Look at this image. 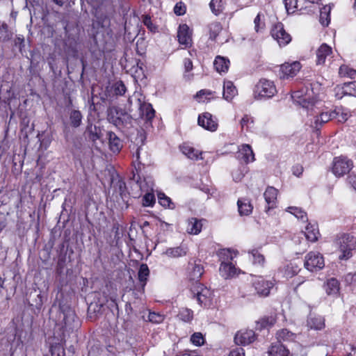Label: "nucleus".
Returning a JSON list of instances; mask_svg holds the SVG:
<instances>
[{
  "instance_id": "nucleus-46",
  "label": "nucleus",
  "mask_w": 356,
  "mask_h": 356,
  "mask_svg": "<svg viewBox=\"0 0 356 356\" xmlns=\"http://www.w3.org/2000/svg\"><path fill=\"white\" fill-rule=\"evenodd\" d=\"M249 254H250L252 257V262L254 264H258L260 266H263L265 262V258L263 254H261L258 250L253 249L249 251Z\"/></svg>"
},
{
  "instance_id": "nucleus-24",
  "label": "nucleus",
  "mask_w": 356,
  "mask_h": 356,
  "mask_svg": "<svg viewBox=\"0 0 356 356\" xmlns=\"http://www.w3.org/2000/svg\"><path fill=\"white\" fill-rule=\"evenodd\" d=\"M219 271L222 277L227 279L236 273V268L230 261L226 262L225 261H222Z\"/></svg>"
},
{
  "instance_id": "nucleus-27",
  "label": "nucleus",
  "mask_w": 356,
  "mask_h": 356,
  "mask_svg": "<svg viewBox=\"0 0 356 356\" xmlns=\"http://www.w3.org/2000/svg\"><path fill=\"white\" fill-rule=\"evenodd\" d=\"M340 89L341 90V95H336L338 99H341L343 95L356 97V81L345 83Z\"/></svg>"
},
{
  "instance_id": "nucleus-28",
  "label": "nucleus",
  "mask_w": 356,
  "mask_h": 356,
  "mask_svg": "<svg viewBox=\"0 0 356 356\" xmlns=\"http://www.w3.org/2000/svg\"><path fill=\"white\" fill-rule=\"evenodd\" d=\"M237 94V89L232 81L224 82L223 85V97L227 101H231Z\"/></svg>"
},
{
  "instance_id": "nucleus-16",
  "label": "nucleus",
  "mask_w": 356,
  "mask_h": 356,
  "mask_svg": "<svg viewBox=\"0 0 356 356\" xmlns=\"http://www.w3.org/2000/svg\"><path fill=\"white\" fill-rule=\"evenodd\" d=\"M316 64L324 65L327 58L332 57V47L326 43L322 44L316 50Z\"/></svg>"
},
{
  "instance_id": "nucleus-1",
  "label": "nucleus",
  "mask_w": 356,
  "mask_h": 356,
  "mask_svg": "<svg viewBox=\"0 0 356 356\" xmlns=\"http://www.w3.org/2000/svg\"><path fill=\"white\" fill-rule=\"evenodd\" d=\"M337 244L341 252L339 259H348L352 257V251L356 249V238L349 234H343L338 238Z\"/></svg>"
},
{
  "instance_id": "nucleus-5",
  "label": "nucleus",
  "mask_w": 356,
  "mask_h": 356,
  "mask_svg": "<svg viewBox=\"0 0 356 356\" xmlns=\"http://www.w3.org/2000/svg\"><path fill=\"white\" fill-rule=\"evenodd\" d=\"M192 292L201 307H207L212 304L213 292L200 283L197 284L196 289H193Z\"/></svg>"
},
{
  "instance_id": "nucleus-49",
  "label": "nucleus",
  "mask_w": 356,
  "mask_h": 356,
  "mask_svg": "<svg viewBox=\"0 0 356 356\" xmlns=\"http://www.w3.org/2000/svg\"><path fill=\"white\" fill-rule=\"evenodd\" d=\"M113 88L114 93L116 95H123L127 90L125 85L121 81H117L114 83Z\"/></svg>"
},
{
  "instance_id": "nucleus-32",
  "label": "nucleus",
  "mask_w": 356,
  "mask_h": 356,
  "mask_svg": "<svg viewBox=\"0 0 356 356\" xmlns=\"http://www.w3.org/2000/svg\"><path fill=\"white\" fill-rule=\"evenodd\" d=\"M189 266H191V269L189 272L190 279L193 280H198L204 273L203 266L200 264L196 263H189Z\"/></svg>"
},
{
  "instance_id": "nucleus-7",
  "label": "nucleus",
  "mask_w": 356,
  "mask_h": 356,
  "mask_svg": "<svg viewBox=\"0 0 356 356\" xmlns=\"http://www.w3.org/2000/svg\"><path fill=\"white\" fill-rule=\"evenodd\" d=\"M270 34L280 47L285 46L291 41V36L285 31L281 22H277L272 26Z\"/></svg>"
},
{
  "instance_id": "nucleus-21",
  "label": "nucleus",
  "mask_w": 356,
  "mask_h": 356,
  "mask_svg": "<svg viewBox=\"0 0 356 356\" xmlns=\"http://www.w3.org/2000/svg\"><path fill=\"white\" fill-rule=\"evenodd\" d=\"M268 356H290L289 350L280 343H273L268 350Z\"/></svg>"
},
{
  "instance_id": "nucleus-39",
  "label": "nucleus",
  "mask_w": 356,
  "mask_h": 356,
  "mask_svg": "<svg viewBox=\"0 0 356 356\" xmlns=\"http://www.w3.org/2000/svg\"><path fill=\"white\" fill-rule=\"evenodd\" d=\"M86 131L88 133L89 139L93 142H95L102 136L100 128L92 124L87 127Z\"/></svg>"
},
{
  "instance_id": "nucleus-26",
  "label": "nucleus",
  "mask_w": 356,
  "mask_h": 356,
  "mask_svg": "<svg viewBox=\"0 0 356 356\" xmlns=\"http://www.w3.org/2000/svg\"><path fill=\"white\" fill-rule=\"evenodd\" d=\"M340 284L336 278H330L327 280L324 285V289L328 296H337L340 289Z\"/></svg>"
},
{
  "instance_id": "nucleus-37",
  "label": "nucleus",
  "mask_w": 356,
  "mask_h": 356,
  "mask_svg": "<svg viewBox=\"0 0 356 356\" xmlns=\"http://www.w3.org/2000/svg\"><path fill=\"white\" fill-rule=\"evenodd\" d=\"M276 337L278 340L277 343H280L281 341H293L294 339V334L286 329H282L277 332Z\"/></svg>"
},
{
  "instance_id": "nucleus-40",
  "label": "nucleus",
  "mask_w": 356,
  "mask_h": 356,
  "mask_svg": "<svg viewBox=\"0 0 356 356\" xmlns=\"http://www.w3.org/2000/svg\"><path fill=\"white\" fill-rule=\"evenodd\" d=\"M286 211L303 222H307L308 220L306 212L304 211L301 208L289 207L287 208Z\"/></svg>"
},
{
  "instance_id": "nucleus-23",
  "label": "nucleus",
  "mask_w": 356,
  "mask_h": 356,
  "mask_svg": "<svg viewBox=\"0 0 356 356\" xmlns=\"http://www.w3.org/2000/svg\"><path fill=\"white\" fill-rule=\"evenodd\" d=\"M187 252V248L185 245H181L175 248H168L163 254L170 258H178L185 256Z\"/></svg>"
},
{
  "instance_id": "nucleus-50",
  "label": "nucleus",
  "mask_w": 356,
  "mask_h": 356,
  "mask_svg": "<svg viewBox=\"0 0 356 356\" xmlns=\"http://www.w3.org/2000/svg\"><path fill=\"white\" fill-rule=\"evenodd\" d=\"M284 3L288 13H293L298 8V0H284Z\"/></svg>"
},
{
  "instance_id": "nucleus-44",
  "label": "nucleus",
  "mask_w": 356,
  "mask_h": 356,
  "mask_svg": "<svg viewBox=\"0 0 356 356\" xmlns=\"http://www.w3.org/2000/svg\"><path fill=\"white\" fill-rule=\"evenodd\" d=\"M300 268L295 263H290L284 268V275L287 277H291L298 273Z\"/></svg>"
},
{
  "instance_id": "nucleus-58",
  "label": "nucleus",
  "mask_w": 356,
  "mask_h": 356,
  "mask_svg": "<svg viewBox=\"0 0 356 356\" xmlns=\"http://www.w3.org/2000/svg\"><path fill=\"white\" fill-rule=\"evenodd\" d=\"M345 281L348 284L356 282V274L353 273H348L345 276Z\"/></svg>"
},
{
  "instance_id": "nucleus-9",
  "label": "nucleus",
  "mask_w": 356,
  "mask_h": 356,
  "mask_svg": "<svg viewBox=\"0 0 356 356\" xmlns=\"http://www.w3.org/2000/svg\"><path fill=\"white\" fill-rule=\"evenodd\" d=\"M291 97L298 104L305 108L310 115L318 114V111H316V102L314 99L308 98L307 96L302 97L300 92L296 91L293 92Z\"/></svg>"
},
{
  "instance_id": "nucleus-54",
  "label": "nucleus",
  "mask_w": 356,
  "mask_h": 356,
  "mask_svg": "<svg viewBox=\"0 0 356 356\" xmlns=\"http://www.w3.org/2000/svg\"><path fill=\"white\" fill-rule=\"evenodd\" d=\"M112 183L114 187L118 188V191L121 195L125 192L126 184L123 180L118 179L115 182L114 180H113Z\"/></svg>"
},
{
  "instance_id": "nucleus-3",
  "label": "nucleus",
  "mask_w": 356,
  "mask_h": 356,
  "mask_svg": "<svg viewBox=\"0 0 356 356\" xmlns=\"http://www.w3.org/2000/svg\"><path fill=\"white\" fill-rule=\"evenodd\" d=\"M108 118L111 123L118 127H127L131 125V116L122 109L110 108Z\"/></svg>"
},
{
  "instance_id": "nucleus-36",
  "label": "nucleus",
  "mask_w": 356,
  "mask_h": 356,
  "mask_svg": "<svg viewBox=\"0 0 356 356\" xmlns=\"http://www.w3.org/2000/svg\"><path fill=\"white\" fill-rule=\"evenodd\" d=\"M209 38L212 40H216V37L222 30V24L218 22H211L209 26Z\"/></svg>"
},
{
  "instance_id": "nucleus-25",
  "label": "nucleus",
  "mask_w": 356,
  "mask_h": 356,
  "mask_svg": "<svg viewBox=\"0 0 356 356\" xmlns=\"http://www.w3.org/2000/svg\"><path fill=\"white\" fill-rule=\"evenodd\" d=\"M307 326L316 330H321L325 327V319L321 316L310 315L307 318Z\"/></svg>"
},
{
  "instance_id": "nucleus-55",
  "label": "nucleus",
  "mask_w": 356,
  "mask_h": 356,
  "mask_svg": "<svg viewBox=\"0 0 356 356\" xmlns=\"http://www.w3.org/2000/svg\"><path fill=\"white\" fill-rule=\"evenodd\" d=\"M174 13L179 16L183 15L186 13V6L182 2L177 3L174 7Z\"/></svg>"
},
{
  "instance_id": "nucleus-61",
  "label": "nucleus",
  "mask_w": 356,
  "mask_h": 356,
  "mask_svg": "<svg viewBox=\"0 0 356 356\" xmlns=\"http://www.w3.org/2000/svg\"><path fill=\"white\" fill-rule=\"evenodd\" d=\"M348 183L356 191V175L351 174L348 177Z\"/></svg>"
},
{
  "instance_id": "nucleus-30",
  "label": "nucleus",
  "mask_w": 356,
  "mask_h": 356,
  "mask_svg": "<svg viewBox=\"0 0 356 356\" xmlns=\"http://www.w3.org/2000/svg\"><path fill=\"white\" fill-rule=\"evenodd\" d=\"M214 67L217 72H226L228 70L229 60L224 57L218 56L213 63Z\"/></svg>"
},
{
  "instance_id": "nucleus-17",
  "label": "nucleus",
  "mask_w": 356,
  "mask_h": 356,
  "mask_svg": "<svg viewBox=\"0 0 356 356\" xmlns=\"http://www.w3.org/2000/svg\"><path fill=\"white\" fill-rule=\"evenodd\" d=\"M301 65L299 62L296 61L292 63H284L280 67L282 77L289 78L293 77L300 71Z\"/></svg>"
},
{
  "instance_id": "nucleus-47",
  "label": "nucleus",
  "mask_w": 356,
  "mask_h": 356,
  "mask_svg": "<svg viewBox=\"0 0 356 356\" xmlns=\"http://www.w3.org/2000/svg\"><path fill=\"white\" fill-rule=\"evenodd\" d=\"M159 202L161 205L169 209H174L175 204L171 201V199L166 196L163 193H158Z\"/></svg>"
},
{
  "instance_id": "nucleus-64",
  "label": "nucleus",
  "mask_w": 356,
  "mask_h": 356,
  "mask_svg": "<svg viewBox=\"0 0 356 356\" xmlns=\"http://www.w3.org/2000/svg\"><path fill=\"white\" fill-rule=\"evenodd\" d=\"M213 94L211 90H201L196 94L197 98H202V96H210Z\"/></svg>"
},
{
  "instance_id": "nucleus-6",
  "label": "nucleus",
  "mask_w": 356,
  "mask_h": 356,
  "mask_svg": "<svg viewBox=\"0 0 356 356\" xmlns=\"http://www.w3.org/2000/svg\"><path fill=\"white\" fill-rule=\"evenodd\" d=\"M60 318H62L63 327L71 330L79 325V321L74 311L70 307H60Z\"/></svg>"
},
{
  "instance_id": "nucleus-52",
  "label": "nucleus",
  "mask_w": 356,
  "mask_h": 356,
  "mask_svg": "<svg viewBox=\"0 0 356 356\" xmlns=\"http://www.w3.org/2000/svg\"><path fill=\"white\" fill-rule=\"evenodd\" d=\"M164 320V316L156 312H149L148 321L153 323H161Z\"/></svg>"
},
{
  "instance_id": "nucleus-35",
  "label": "nucleus",
  "mask_w": 356,
  "mask_h": 356,
  "mask_svg": "<svg viewBox=\"0 0 356 356\" xmlns=\"http://www.w3.org/2000/svg\"><path fill=\"white\" fill-rule=\"evenodd\" d=\"M305 235L308 241L315 242L318 238L319 232L314 225L308 224L305 229Z\"/></svg>"
},
{
  "instance_id": "nucleus-8",
  "label": "nucleus",
  "mask_w": 356,
  "mask_h": 356,
  "mask_svg": "<svg viewBox=\"0 0 356 356\" xmlns=\"http://www.w3.org/2000/svg\"><path fill=\"white\" fill-rule=\"evenodd\" d=\"M304 266L309 271L321 270L325 266L324 259L319 252H310L305 257Z\"/></svg>"
},
{
  "instance_id": "nucleus-42",
  "label": "nucleus",
  "mask_w": 356,
  "mask_h": 356,
  "mask_svg": "<svg viewBox=\"0 0 356 356\" xmlns=\"http://www.w3.org/2000/svg\"><path fill=\"white\" fill-rule=\"evenodd\" d=\"M339 74L342 77H349L355 79L356 77V70L350 68L347 65H341L339 70Z\"/></svg>"
},
{
  "instance_id": "nucleus-41",
  "label": "nucleus",
  "mask_w": 356,
  "mask_h": 356,
  "mask_svg": "<svg viewBox=\"0 0 356 356\" xmlns=\"http://www.w3.org/2000/svg\"><path fill=\"white\" fill-rule=\"evenodd\" d=\"M209 6L212 13L216 15H218L224 10L222 0H211Z\"/></svg>"
},
{
  "instance_id": "nucleus-11",
  "label": "nucleus",
  "mask_w": 356,
  "mask_h": 356,
  "mask_svg": "<svg viewBox=\"0 0 356 356\" xmlns=\"http://www.w3.org/2000/svg\"><path fill=\"white\" fill-rule=\"evenodd\" d=\"M134 97L136 98L140 113L142 118H145L147 120H151L154 118L155 111L151 104L146 103L142 95L139 92H135Z\"/></svg>"
},
{
  "instance_id": "nucleus-22",
  "label": "nucleus",
  "mask_w": 356,
  "mask_h": 356,
  "mask_svg": "<svg viewBox=\"0 0 356 356\" xmlns=\"http://www.w3.org/2000/svg\"><path fill=\"white\" fill-rule=\"evenodd\" d=\"M277 190L273 187L268 186L264 192V196L266 202L268 204V209L273 208L275 206V202L277 196Z\"/></svg>"
},
{
  "instance_id": "nucleus-34",
  "label": "nucleus",
  "mask_w": 356,
  "mask_h": 356,
  "mask_svg": "<svg viewBox=\"0 0 356 356\" xmlns=\"http://www.w3.org/2000/svg\"><path fill=\"white\" fill-rule=\"evenodd\" d=\"M180 148L182 153L190 159L197 160L199 159V156L201 154V152L198 150L188 145L184 144L180 147Z\"/></svg>"
},
{
  "instance_id": "nucleus-12",
  "label": "nucleus",
  "mask_w": 356,
  "mask_h": 356,
  "mask_svg": "<svg viewBox=\"0 0 356 356\" xmlns=\"http://www.w3.org/2000/svg\"><path fill=\"white\" fill-rule=\"evenodd\" d=\"M252 286L256 293L260 296H267L273 286L271 281L265 280L263 277H255L252 281Z\"/></svg>"
},
{
  "instance_id": "nucleus-15",
  "label": "nucleus",
  "mask_w": 356,
  "mask_h": 356,
  "mask_svg": "<svg viewBox=\"0 0 356 356\" xmlns=\"http://www.w3.org/2000/svg\"><path fill=\"white\" fill-rule=\"evenodd\" d=\"M339 115V112L337 111H332L330 112H323L320 115H317L314 117V128L318 130L323 124L327 122L332 119L337 118Z\"/></svg>"
},
{
  "instance_id": "nucleus-4",
  "label": "nucleus",
  "mask_w": 356,
  "mask_h": 356,
  "mask_svg": "<svg viewBox=\"0 0 356 356\" xmlns=\"http://www.w3.org/2000/svg\"><path fill=\"white\" fill-rule=\"evenodd\" d=\"M353 168V162L346 156H341L334 158L332 161V173L337 177L348 174Z\"/></svg>"
},
{
  "instance_id": "nucleus-57",
  "label": "nucleus",
  "mask_w": 356,
  "mask_h": 356,
  "mask_svg": "<svg viewBox=\"0 0 356 356\" xmlns=\"http://www.w3.org/2000/svg\"><path fill=\"white\" fill-rule=\"evenodd\" d=\"M298 280H300L299 278ZM296 286H294V291L296 293H298V289L302 286V285H304L305 287H306L307 289H309L311 287V284L307 282L305 284H304L305 283V280H297L296 281Z\"/></svg>"
},
{
  "instance_id": "nucleus-53",
  "label": "nucleus",
  "mask_w": 356,
  "mask_h": 356,
  "mask_svg": "<svg viewBox=\"0 0 356 356\" xmlns=\"http://www.w3.org/2000/svg\"><path fill=\"white\" fill-rule=\"evenodd\" d=\"M254 30L257 33L262 32L265 28V23L261 19V14L258 13L254 19Z\"/></svg>"
},
{
  "instance_id": "nucleus-2",
  "label": "nucleus",
  "mask_w": 356,
  "mask_h": 356,
  "mask_svg": "<svg viewBox=\"0 0 356 356\" xmlns=\"http://www.w3.org/2000/svg\"><path fill=\"white\" fill-rule=\"evenodd\" d=\"M277 93L274 83L270 80L262 79L256 84L254 90L255 98H271Z\"/></svg>"
},
{
  "instance_id": "nucleus-51",
  "label": "nucleus",
  "mask_w": 356,
  "mask_h": 356,
  "mask_svg": "<svg viewBox=\"0 0 356 356\" xmlns=\"http://www.w3.org/2000/svg\"><path fill=\"white\" fill-rule=\"evenodd\" d=\"M191 341L193 344L200 346L204 344V339L202 333L195 332L191 337Z\"/></svg>"
},
{
  "instance_id": "nucleus-45",
  "label": "nucleus",
  "mask_w": 356,
  "mask_h": 356,
  "mask_svg": "<svg viewBox=\"0 0 356 356\" xmlns=\"http://www.w3.org/2000/svg\"><path fill=\"white\" fill-rule=\"evenodd\" d=\"M149 275V270L147 264H141L138 270V280L143 284H145L147 277Z\"/></svg>"
},
{
  "instance_id": "nucleus-60",
  "label": "nucleus",
  "mask_w": 356,
  "mask_h": 356,
  "mask_svg": "<svg viewBox=\"0 0 356 356\" xmlns=\"http://www.w3.org/2000/svg\"><path fill=\"white\" fill-rule=\"evenodd\" d=\"M140 147H137L136 152L134 154V160L133 161V163L136 168V164L139 165L141 164V161H140Z\"/></svg>"
},
{
  "instance_id": "nucleus-59",
  "label": "nucleus",
  "mask_w": 356,
  "mask_h": 356,
  "mask_svg": "<svg viewBox=\"0 0 356 356\" xmlns=\"http://www.w3.org/2000/svg\"><path fill=\"white\" fill-rule=\"evenodd\" d=\"M221 254L225 257L224 259H226L227 261V262H229L234 258L233 252L229 249L223 250L222 252H221Z\"/></svg>"
},
{
  "instance_id": "nucleus-48",
  "label": "nucleus",
  "mask_w": 356,
  "mask_h": 356,
  "mask_svg": "<svg viewBox=\"0 0 356 356\" xmlns=\"http://www.w3.org/2000/svg\"><path fill=\"white\" fill-rule=\"evenodd\" d=\"M275 323V319L272 317H265L257 321L258 329H264L272 326Z\"/></svg>"
},
{
  "instance_id": "nucleus-20",
  "label": "nucleus",
  "mask_w": 356,
  "mask_h": 356,
  "mask_svg": "<svg viewBox=\"0 0 356 356\" xmlns=\"http://www.w3.org/2000/svg\"><path fill=\"white\" fill-rule=\"evenodd\" d=\"M178 41L181 44L188 46L191 42L189 27L186 24L180 25L177 32Z\"/></svg>"
},
{
  "instance_id": "nucleus-63",
  "label": "nucleus",
  "mask_w": 356,
  "mask_h": 356,
  "mask_svg": "<svg viewBox=\"0 0 356 356\" xmlns=\"http://www.w3.org/2000/svg\"><path fill=\"white\" fill-rule=\"evenodd\" d=\"M24 39L22 35L17 36L15 39V45L19 46V49L22 50V47H24Z\"/></svg>"
},
{
  "instance_id": "nucleus-31",
  "label": "nucleus",
  "mask_w": 356,
  "mask_h": 356,
  "mask_svg": "<svg viewBox=\"0 0 356 356\" xmlns=\"http://www.w3.org/2000/svg\"><path fill=\"white\" fill-rule=\"evenodd\" d=\"M70 124L74 128L80 127L82 122L83 115L80 111L73 109L69 113Z\"/></svg>"
},
{
  "instance_id": "nucleus-18",
  "label": "nucleus",
  "mask_w": 356,
  "mask_h": 356,
  "mask_svg": "<svg viewBox=\"0 0 356 356\" xmlns=\"http://www.w3.org/2000/svg\"><path fill=\"white\" fill-rule=\"evenodd\" d=\"M236 157L238 160L243 161L245 163L252 162L255 160L254 154L252 147L249 145H242L239 148Z\"/></svg>"
},
{
  "instance_id": "nucleus-10",
  "label": "nucleus",
  "mask_w": 356,
  "mask_h": 356,
  "mask_svg": "<svg viewBox=\"0 0 356 356\" xmlns=\"http://www.w3.org/2000/svg\"><path fill=\"white\" fill-rule=\"evenodd\" d=\"M198 125L209 131H216L218 127V119L210 113L205 112L199 115Z\"/></svg>"
},
{
  "instance_id": "nucleus-56",
  "label": "nucleus",
  "mask_w": 356,
  "mask_h": 356,
  "mask_svg": "<svg viewBox=\"0 0 356 356\" xmlns=\"http://www.w3.org/2000/svg\"><path fill=\"white\" fill-rule=\"evenodd\" d=\"M240 123L242 129H243L245 127H246V128L248 129L249 124H253V120L251 117L245 115L241 119Z\"/></svg>"
},
{
  "instance_id": "nucleus-14",
  "label": "nucleus",
  "mask_w": 356,
  "mask_h": 356,
  "mask_svg": "<svg viewBox=\"0 0 356 356\" xmlns=\"http://www.w3.org/2000/svg\"><path fill=\"white\" fill-rule=\"evenodd\" d=\"M106 138L108 140L109 149L113 154H119L124 146L123 140L114 132H107Z\"/></svg>"
},
{
  "instance_id": "nucleus-19",
  "label": "nucleus",
  "mask_w": 356,
  "mask_h": 356,
  "mask_svg": "<svg viewBox=\"0 0 356 356\" xmlns=\"http://www.w3.org/2000/svg\"><path fill=\"white\" fill-rule=\"evenodd\" d=\"M136 184L142 191L147 192L143 198V205L144 207H152L155 202V197L154 194L149 192V189L146 188V180H137Z\"/></svg>"
},
{
  "instance_id": "nucleus-13",
  "label": "nucleus",
  "mask_w": 356,
  "mask_h": 356,
  "mask_svg": "<svg viewBox=\"0 0 356 356\" xmlns=\"http://www.w3.org/2000/svg\"><path fill=\"white\" fill-rule=\"evenodd\" d=\"M255 339V334L252 330H241L234 337V342L237 345L246 346Z\"/></svg>"
},
{
  "instance_id": "nucleus-43",
  "label": "nucleus",
  "mask_w": 356,
  "mask_h": 356,
  "mask_svg": "<svg viewBox=\"0 0 356 356\" xmlns=\"http://www.w3.org/2000/svg\"><path fill=\"white\" fill-rule=\"evenodd\" d=\"M178 318L184 322H190L193 317V312L191 309L188 308H181L179 314Z\"/></svg>"
},
{
  "instance_id": "nucleus-33",
  "label": "nucleus",
  "mask_w": 356,
  "mask_h": 356,
  "mask_svg": "<svg viewBox=\"0 0 356 356\" xmlns=\"http://www.w3.org/2000/svg\"><path fill=\"white\" fill-rule=\"evenodd\" d=\"M202 227V224L201 220L197 218H191L188 220L187 231L191 234H198L201 232Z\"/></svg>"
},
{
  "instance_id": "nucleus-62",
  "label": "nucleus",
  "mask_w": 356,
  "mask_h": 356,
  "mask_svg": "<svg viewBox=\"0 0 356 356\" xmlns=\"http://www.w3.org/2000/svg\"><path fill=\"white\" fill-rule=\"evenodd\" d=\"M229 356H245V353L242 348H237L232 350Z\"/></svg>"
},
{
  "instance_id": "nucleus-38",
  "label": "nucleus",
  "mask_w": 356,
  "mask_h": 356,
  "mask_svg": "<svg viewBox=\"0 0 356 356\" xmlns=\"http://www.w3.org/2000/svg\"><path fill=\"white\" fill-rule=\"evenodd\" d=\"M330 10L331 8L330 6H325L321 10L319 21L321 24L324 26H328L330 22Z\"/></svg>"
},
{
  "instance_id": "nucleus-29",
  "label": "nucleus",
  "mask_w": 356,
  "mask_h": 356,
  "mask_svg": "<svg viewBox=\"0 0 356 356\" xmlns=\"http://www.w3.org/2000/svg\"><path fill=\"white\" fill-rule=\"evenodd\" d=\"M237 204L240 215L248 216L252 213L253 207L248 200L238 199Z\"/></svg>"
}]
</instances>
